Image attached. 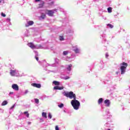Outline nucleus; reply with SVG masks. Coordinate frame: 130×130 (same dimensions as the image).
<instances>
[{
	"label": "nucleus",
	"instance_id": "nucleus-3",
	"mask_svg": "<svg viewBox=\"0 0 130 130\" xmlns=\"http://www.w3.org/2000/svg\"><path fill=\"white\" fill-rule=\"evenodd\" d=\"M71 105L75 110H78V109H79V107H80V102L78 100L74 99L71 101Z\"/></svg>",
	"mask_w": 130,
	"mask_h": 130
},
{
	"label": "nucleus",
	"instance_id": "nucleus-25",
	"mask_svg": "<svg viewBox=\"0 0 130 130\" xmlns=\"http://www.w3.org/2000/svg\"><path fill=\"white\" fill-rule=\"evenodd\" d=\"M49 117L50 119L52 118V116L51 115V114H50V113H49Z\"/></svg>",
	"mask_w": 130,
	"mask_h": 130
},
{
	"label": "nucleus",
	"instance_id": "nucleus-29",
	"mask_svg": "<svg viewBox=\"0 0 130 130\" xmlns=\"http://www.w3.org/2000/svg\"><path fill=\"white\" fill-rule=\"evenodd\" d=\"M35 58H36V60H37V61H38V60H39V58H38V57L35 56Z\"/></svg>",
	"mask_w": 130,
	"mask_h": 130
},
{
	"label": "nucleus",
	"instance_id": "nucleus-1",
	"mask_svg": "<svg viewBox=\"0 0 130 130\" xmlns=\"http://www.w3.org/2000/svg\"><path fill=\"white\" fill-rule=\"evenodd\" d=\"M63 95L70 99H76L77 98L76 94L74 93L73 91H64L63 92Z\"/></svg>",
	"mask_w": 130,
	"mask_h": 130
},
{
	"label": "nucleus",
	"instance_id": "nucleus-9",
	"mask_svg": "<svg viewBox=\"0 0 130 130\" xmlns=\"http://www.w3.org/2000/svg\"><path fill=\"white\" fill-rule=\"evenodd\" d=\"M54 90H63V86H56L53 88Z\"/></svg>",
	"mask_w": 130,
	"mask_h": 130
},
{
	"label": "nucleus",
	"instance_id": "nucleus-22",
	"mask_svg": "<svg viewBox=\"0 0 130 130\" xmlns=\"http://www.w3.org/2000/svg\"><path fill=\"white\" fill-rule=\"evenodd\" d=\"M63 55H67V54H69V52L67 51H64L63 52Z\"/></svg>",
	"mask_w": 130,
	"mask_h": 130
},
{
	"label": "nucleus",
	"instance_id": "nucleus-17",
	"mask_svg": "<svg viewBox=\"0 0 130 130\" xmlns=\"http://www.w3.org/2000/svg\"><path fill=\"white\" fill-rule=\"evenodd\" d=\"M74 51H75V53H79V52H80V49L77 48L76 49L74 50Z\"/></svg>",
	"mask_w": 130,
	"mask_h": 130
},
{
	"label": "nucleus",
	"instance_id": "nucleus-10",
	"mask_svg": "<svg viewBox=\"0 0 130 130\" xmlns=\"http://www.w3.org/2000/svg\"><path fill=\"white\" fill-rule=\"evenodd\" d=\"M45 3L43 1H42L40 4H39L38 9H41L43 8Z\"/></svg>",
	"mask_w": 130,
	"mask_h": 130
},
{
	"label": "nucleus",
	"instance_id": "nucleus-18",
	"mask_svg": "<svg viewBox=\"0 0 130 130\" xmlns=\"http://www.w3.org/2000/svg\"><path fill=\"white\" fill-rule=\"evenodd\" d=\"M7 104H8V102L7 101H4L2 103V106H5V105H7Z\"/></svg>",
	"mask_w": 130,
	"mask_h": 130
},
{
	"label": "nucleus",
	"instance_id": "nucleus-26",
	"mask_svg": "<svg viewBox=\"0 0 130 130\" xmlns=\"http://www.w3.org/2000/svg\"><path fill=\"white\" fill-rule=\"evenodd\" d=\"M60 40L61 41L64 40V39H63V37H60Z\"/></svg>",
	"mask_w": 130,
	"mask_h": 130
},
{
	"label": "nucleus",
	"instance_id": "nucleus-39",
	"mask_svg": "<svg viewBox=\"0 0 130 130\" xmlns=\"http://www.w3.org/2000/svg\"><path fill=\"white\" fill-rule=\"evenodd\" d=\"M30 123H29V124H30Z\"/></svg>",
	"mask_w": 130,
	"mask_h": 130
},
{
	"label": "nucleus",
	"instance_id": "nucleus-24",
	"mask_svg": "<svg viewBox=\"0 0 130 130\" xmlns=\"http://www.w3.org/2000/svg\"><path fill=\"white\" fill-rule=\"evenodd\" d=\"M58 106L59 107V108H62L63 107V104H61L60 105H58Z\"/></svg>",
	"mask_w": 130,
	"mask_h": 130
},
{
	"label": "nucleus",
	"instance_id": "nucleus-27",
	"mask_svg": "<svg viewBox=\"0 0 130 130\" xmlns=\"http://www.w3.org/2000/svg\"><path fill=\"white\" fill-rule=\"evenodd\" d=\"M1 16H2V17H6V15L5 14V13H1Z\"/></svg>",
	"mask_w": 130,
	"mask_h": 130
},
{
	"label": "nucleus",
	"instance_id": "nucleus-21",
	"mask_svg": "<svg viewBox=\"0 0 130 130\" xmlns=\"http://www.w3.org/2000/svg\"><path fill=\"white\" fill-rule=\"evenodd\" d=\"M107 26L108 27H109V28H113V25H112V24H110V23H109L107 25Z\"/></svg>",
	"mask_w": 130,
	"mask_h": 130
},
{
	"label": "nucleus",
	"instance_id": "nucleus-33",
	"mask_svg": "<svg viewBox=\"0 0 130 130\" xmlns=\"http://www.w3.org/2000/svg\"><path fill=\"white\" fill-rule=\"evenodd\" d=\"M26 117H29V113H27V114H26Z\"/></svg>",
	"mask_w": 130,
	"mask_h": 130
},
{
	"label": "nucleus",
	"instance_id": "nucleus-11",
	"mask_svg": "<svg viewBox=\"0 0 130 130\" xmlns=\"http://www.w3.org/2000/svg\"><path fill=\"white\" fill-rule=\"evenodd\" d=\"M10 75L11 76H12V77H14L16 75V70H10Z\"/></svg>",
	"mask_w": 130,
	"mask_h": 130
},
{
	"label": "nucleus",
	"instance_id": "nucleus-15",
	"mask_svg": "<svg viewBox=\"0 0 130 130\" xmlns=\"http://www.w3.org/2000/svg\"><path fill=\"white\" fill-rule=\"evenodd\" d=\"M43 117H45V118H47V114L45 112H43L42 114Z\"/></svg>",
	"mask_w": 130,
	"mask_h": 130
},
{
	"label": "nucleus",
	"instance_id": "nucleus-30",
	"mask_svg": "<svg viewBox=\"0 0 130 130\" xmlns=\"http://www.w3.org/2000/svg\"><path fill=\"white\" fill-rule=\"evenodd\" d=\"M24 114H28V111H25L24 112Z\"/></svg>",
	"mask_w": 130,
	"mask_h": 130
},
{
	"label": "nucleus",
	"instance_id": "nucleus-35",
	"mask_svg": "<svg viewBox=\"0 0 130 130\" xmlns=\"http://www.w3.org/2000/svg\"><path fill=\"white\" fill-rule=\"evenodd\" d=\"M41 0H35V2H40Z\"/></svg>",
	"mask_w": 130,
	"mask_h": 130
},
{
	"label": "nucleus",
	"instance_id": "nucleus-20",
	"mask_svg": "<svg viewBox=\"0 0 130 130\" xmlns=\"http://www.w3.org/2000/svg\"><path fill=\"white\" fill-rule=\"evenodd\" d=\"M108 13H112V8H111V7H109L108 8Z\"/></svg>",
	"mask_w": 130,
	"mask_h": 130
},
{
	"label": "nucleus",
	"instance_id": "nucleus-32",
	"mask_svg": "<svg viewBox=\"0 0 130 130\" xmlns=\"http://www.w3.org/2000/svg\"><path fill=\"white\" fill-rule=\"evenodd\" d=\"M108 56H109L108 54H106V57H108Z\"/></svg>",
	"mask_w": 130,
	"mask_h": 130
},
{
	"label": "nucleus",
	"instance_id": "nucleus-38",
	"mask_svg": "<svg viewBox=\"0 0 130 130\" xmlns=\"http://www.w3.org/2000/svg\"><path fill=\"white\" fill-rule=\"evenodd\" d=\"M108 130H111V129H108Z\"/></svg>",
	"mask_w": 130,
	"mask_h": 130
},
{
	"label": "nucleus",
	"instance_id": "nucleus-4",
	"mask_svg": "<svg viewBox=\"0 0 130 130\" xmlns=\"http://www.w3.org/2000/svg\"><path fill=\"white\" fill-rule=\"evenodd\" d=\"M46 14L49 16V17H53L54 12L53 10H46Z\"/></svg>",
	"mask_w": 130,
	"mask_h": 130
},
{
	"label": "nucleus",
	"instance_id": "nucleus-14",
	"mask_svg": "<svg viewBox=\"0 0 130 130\" xmlns=\"http://www.w3.org/2000/svg\"><path fill=\"white\" fill-rule=\"evenodd\" d=\"M53 84H54V85H55V86H59V85H60L59 82L56 81H54L53 82Z\"/></svg>",
	"mask_w": 130,
	"mask_h": 130
},
{
	"label": "nucleus",
	"instance_id": "nucleus-23",
	"mask_svg": "<svg viewBox=\"0 0 130 130\" xmlns=\"http://www.w3.org/2000/svg\"><path fill=\"white\" fill-rule=\"evenodd\" d=\"M35 103H37V104H38L39 103V100L38 99H35Z\"/></svg>",
	"mask_w": 130,
	"mask_h": 130
},
{
	"label": "nucleus",
	"instance_id": "nucleus-2",
	"mask_svg": "<svg viewBox=\"0 0 130 130\" xmlns=\"http://www.w3.org/2000/svg\"><path fill=\"white\" fill-rule=\"evenodd\" d=\"M120 70L121 71V75H123L125 73V72L126 71V68H127V66H128L127 64V63H125V62H123L120 64Z\"/></svg>",
	"mask_w": 130,
	"mask_h": 130
},
{
	"label": "nucleus",
	"instance_id": "nucleus-37",
	"mask_svg": "<svg viewBox=\"0 0 130 130\" xmlns=\"http://www.w3.org/2000/svg\"><path fill=\"white\" fill-rule=\"evenodd\" d=\"M0 3H2V1L0 0Z\"/></svg>",
	"mask_w": 130,
	"mask_h": 130
},
{
	"label": "nucleus",
	"instance_id": "nucleus-16",
	"mask_svg": "<svg viewBox=\"0 0 130 130\" xmlns=\"http://www.w3.org/2000/svg\"><path fill=\"white\" fill-rule=\"evenodd\" d=\"M103 102V98H100L99 101H98V104H101Z\"/></svg>",
	"mask_w": 130,
	"mask_h": 130
},
{
	"label": "nucleus",
	"instance_id": "nucleus-13",
	"mask_svg": "<svg viewBox=\"0 0 130 130\" xmlns=\"http://www.w3.org/2000/svg\"><path fill=\"white\" fill-rule=\"evenodd\" d=\"M28 24V26H26V27H28V26H32V25H33V24H34V22H33V21H29L27 22Z\"/></svg>",
	"mask_w": 130,
	"mask_h": 130
},
{
	"label": "nucleus",
	"instance_id": "nucleus-12",
	"mask_svg": "<svg viewBox=\"0 0 130 130\" xmlns=\"http://www.w3.org/2000/svg\"><path fill=\"white\" fill-rule=\"evenodd\" d=\"M73 67V65H72V64H70L68 66V67L67 68L68 71H69V72H71V71H72V68Z\"/></svg>",
	"mask_w": 130,
	"mask_h": 130
},
{
	"label": "nucleus",
	"instance_id": "nucleus-31",
	"mask_svg": "<svg viewBox=\"0 0 130 130\" xmlns=\"http://www.w3.org/2000/svg\"><path fill=\"white\" fill-rule=\"evenodd\" d=\"M68 79H70V77H66V80H68Z\"/></svg>",
	"mask_w": 130,
	"mask_h": 130
},
{
	"label": "nucleus",
	"instance_id": "nucleus-7",
	"mask_svg": "<svg viewBox=\"0 0 130 130\" xmlns=\"http://www.w3.org/2000/svg\"><path fill=\"white\" fill-rule=\"evenodd\" d=\"M31 86H32V87H35L36 88H41V84L39 83H32Z\"/></svg>",
	"mask_w": 130,
	"mask_h": 130
},
{
	"label": "nucleus",
	"instance_id": "nucleus-34",
	"mask_svg": "<svg viewBox=\"0 0 130 130\" xmlns=\"http://www.w3.org/2000/svg\"><path fill=\"white\" fill-rule=\"evenodd\" d=\"M9 94H14V92H10V93H9Z\"/></svg>",
	"mask_w": 130,
	"mask_h": 130
},
{
	"label": "nucleus",
	"instance_id": "nucleus-28",
	"mask_svg": "<svg viewBox=\"0 0 130 130\" xmlns=\"http://www.w3.org/2000/svg\"><path fill=\"white\" fill-rule=\"evenodd\" d=\"M55 130H59V128H58V126L56 125L55 126Z\"/></svg>",
	"mask_w": 130,
	"mask_h": 130
},
{
	"label": "nucleus",
	"instance_id": "nucleus-5",
	"mask_svg": "<svg viewBox=\"0 0 130 130\" xmlns=\"http://www.w3.org/2000/svg\"><path fill=\"white\" fill-rule=\"evenodd\" d=\"M27 45L29 47L31 48V49H35V48H36V46H35L32 42L28 43Z\"/></svg>",
	"mask_w": 130,
	"mask_h": 130
},
{
	"label": "nucleus",
	"instance_id": "nucleus-19",
	"mask_svg": "<svg viewBox=\"0 0 130 130\" xmlns=\"http://www.w3.org/2000/svg\"><path fill=\"white\" fill-rule=\"evenodd\" d=\"M45 17H46L45 14L42 13V15L41 16V18H42V19H45Z\"/></svg>",
	"mask_w": 130,
	"mask_h": 130
},
{
	"label": "nucleus",
	"instance_id": "nucleus-8",
	"mask_svg": "<svg viewBox=\"0 0 130 130\" xmlns=\"http://www.w3.org/2000/svg\"><path fill=\"white\" fill-rule=\"evenodd\" d=\"M104 104H105L106 106H107V107H109L110 106V101L109 100H106L104 101Z\"/></svg>",
	"mask_w": 130,
	"mask_h": 130
},
{
	"label": "nucleus",
	"instance_id": "nucleus-36",
	"mask_svg": "<svg viewBox=\"0 0 130 130\" xmlns=\"http://www.w3.org/2000/svg\"><path fill=\"white\" fill-rule=\"evenodd\" d=\"M13 108H14V106L11 107V109H13Z\"/></svg>",
	"mask_w": 130,
	"mask_h": 130
},
{
	"label": "nucleus",
	"instance_id": "nucleus-6",
	"mask_svg": "<svg viewBox=\"0 0 130 130\" xmlns=\"http://www.w3.org/2000/svg\"><path fill=\"white\" fill-rule=\"evenodd\" d=\"M12 88L15 91H19V86L16 84H12Z\"/></svg>",
	"mask_w": 130,
	"mask_h": 130
}]
</instances>
